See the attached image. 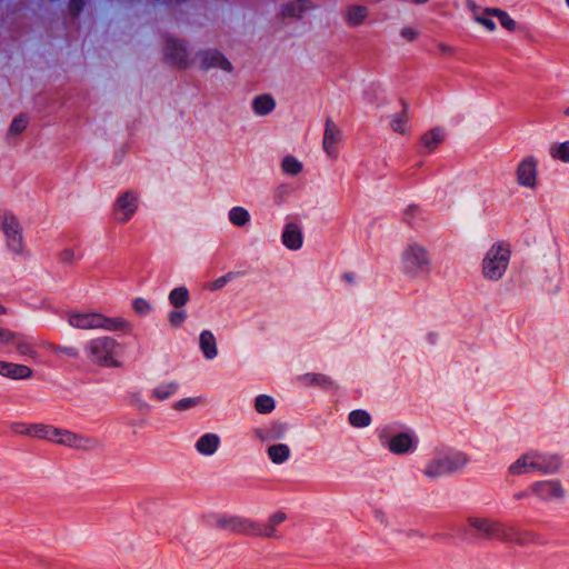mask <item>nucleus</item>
Returning <instances> with one entry per match:
<instances>
[{
  "mask_svg": "<svg viewBox=\"0 0 569 569\" xmlns=\"http://www.w3.org/2000/svg\"><path fill=\"white\" fill-rule=\"evenodd\" d=\"M467 523L479 537L512 543L518 547H545L548 541L540 532L518 527L511 522L500 521L489 517L471 516Z\"/></svg>",
  "mask_w": 569,
  "mask_h": 569,
  "instance_id": "1",
  "label": "nucleus"
},
{
  "mask_svg": "<svg viewBox=\"0 0 569 569\" xmlns=\"http://www.w3.org/2000/svg\"><path fill=\"white\" fill-rule=\"evenodd\" d=\"M68 323L80 330L102 329L106 331L131 332L132 325L122 317L109 318L93 311H72L68 313Z\"/></svg>",
  "mask_w": 569,
  "mask_h": 569,
  "instance_id": "2",
  "label": "nucleus"
},
{
  "mask_svg": "<svg viewBox=\"0 0 569 569\" xmlns=\"http://www.w3.org/2000/svg\"><path fill=\"white\" fill-rule=\"evenodd\" d=\"M431 261L428 248L418 241L408 242L400 254L401 269L407 277L412 279L429 276Z\"/></svg>",
  "mask_w": 569,
  "mask_h": 569,
  "instance_id": "3",
  "label": "nucleus"
},
{
  "mask_svg": "<svg viewBox=\"0 0 569 569\" xmlns=\"http://www.w3.org/2000/svg\"><path fill=\"white\" fill-rule=\"evenodd\" d=\"M88 358L94 365L116 368L120 367L122 346L116 339L102 336L91 339L86 345Z\"/></svg>",
  "mask_w": 569,
  "mask_h": 569,
  "instance_id": "4",
  "label": "nucleus"
},
{
  "mask_svg": "<svg viewBox=\"0 0 569 569\" xmlns=\"http://www.w3.org/2000/svg\"><path fill=\"white\" fill-rule=\"evenodd\" d=\"M511 256L510 244L503 241L492 243L481 262V274L488 281H499L505 276Z\"/></svg>",
  "mask_w": 569,
  "mask_h": 569,
  "instance_id": "5",
  "label": "nucleus"
},
{
  "mask_svg": "<svg viewBox=\"0 0 569 569\" xmlns=\"http://www.w3.org/2000/svg\"><path fill=\"white\" fill-rule=\"evenodd\" d=\"M468 458L460 451L439 452L426 462L422 473L429 479H439L460 471Z\"/></svg>",
  "mask_w": 569,
  "mask_h": 569,
  "instance_id": "6",
  "label": "nucleus"
},
{
  "mask_svg": "<svg viewBox=\"0 0 569 569\" xmlns=\"http://www.w3.org/2000/svg\"><path fill=\"white\" fill-rule=\"evenodd\" d=\"M10 345L14 347L16 352L21 357L32 360H37L39 357L31 337L0 327V347Z\"/></svg>",
  "mask_w": 569,
  "mask_h": 569,
  "instance_id": "7",
  "label": "nucleus"
},
{
  "mask_svg": "<svg viewBox=\"0 0 569 569\" xmlns=\"http://www.w3.org/2000/svg\"><path fill=\"white\" fill-rule=\"evenodd\" d=\"M0 229L3 233L7 248L13 253H21L23 250V234L17 217L8 212L1 214Z\"/></svg>",
  "mask_w": 569,
  "mask_h": 569,
  "instance_id": "8",
  "label": "nucleus"
},
{
  "mask_svg": "<svg viewBox=\"0 0 569 569\" xmlns=\"http://www.w3.org/2000/svg\"><path fill=\"white\" fill-rule=\"evenodd\" d=\"M51 442L80 450H94L100 446L99 440L96 438L78 435L67 429L56 427Z\"/></svg>",
  "mask_w": 569,
  "mask_h": 569,
  "instance_id": "9",
  "label": "nucleus"
},
{
  "mask_svg": "<svg viewBox=\"0 0 569 569\" xmlns=\"http://www.w3.org/2000/svg\"><path fill=\"white\" fill-rule=\"evenodd\" d=\"M538 159L532 156L523 157L516 166V182L522 188L535 190L538 186Z\"/></svg>",
  "mask_w": 569,
  "mask_h": 569,
  "instance_id": "10",
  "label": "nucleus"
},
{
  "mask_svg": "<svg viewBox=\"0 0 569 569\" xmlns=\"http://www.w3.org/2000/svg\"><path fill=\"white\" fill-rule=\"evenodd\" d=\"M343 142V132L332 118L325 120L322 149L330 159H338L339 150Z\"/></svg>",
  "mask_w": 569,
  "mask_h": 569,
  "instance_id": "11",
  "label": "nucleus"
},
{
  "mask_svg": "<svg viewBox=\"0 0 569 569\" xmlns=\"http://www.w3.org/2000/svg\"><path fill=\"white\" fill-rule=\"evenodd\" d=\"M139 207V197L134 191L121 193L113 204V217L119 223H126L136 214Z\"/></svg>",
  "mask_w": 569,
  "mask_h": 569,
  "instance_id": "12",
  "label": "nucleus"
},
{
  "mask_svg": "<svg viewBox=\"0 0 569 569\" xmlns=\"http://www.w3.org/2000/svg\"><path fill=\"white\" fill-rule=\"evenodd\" d=\"M530 493L541 501H558L565 498L566 490L558 480L535 481L529 487Z\"/></svg>",
  "mask_w": 569,
  "mask_h": 569,
  "instance_id": "13",
  "label": "nucleus"
},
{
  "mask_svg": "<svg viewBox=\"0 0 569 569\" xmlns=\"http://www.w3.org/2000/svg\"><path fill=\"white\" fill-rule=\"evenodd\" d=\"M219 525L233 532L243 533L247 536L256 537L257 521L239 517H223L219 520Z\"/></svg>",
  "mask_w": 569,
  "mask_h": 569,
  "instance_id": "14",
  "label": "nucleus"
},
{
  "mask_svg": "<svg viewBox=\"0 0 569 569\" xmlns=\"http://www.w3.org/2000/svg\"><path fill=\"white\" fill-rule=\"evenodd\" d=\"M0 376L11 380H27L33 376V370L22 363L0 360Z\"/></svg>",
  "mask_w": 569,
  "mask_h": 569,
  "instance_id": "15",
  "label": "nucleus"
},
{
  "mask_svg": "<svg viewBox=\"0 0 569 569\" xmlns=\"http://www.w3.org/2000/svg\"><path fill=\"white\" fill-rule=\"evenodd\" d=\"M199 67L202 69L219 68L231 71V63L218 51H202L197 54Z\"/></svg>",
  "mask_w": 569,
  "mask_h": 569,
  "instance_id": "16",
  "label": "nucleus"
},
{
  "mask_svg": "<svg viewBox=\"0 0 569 569\" xmlns=\"http://www.w3.org/2000/svg\"><path fill=\"white\" fill-rule=\"evenodd\" d=\"M530 453L537 472L552 473L560 468L561 460L557 455H547L535 451H530Z\"/></svg>",
  "mask_w": 569,
  "mask_h": 569,
  "instance_id": "17",
  "label": "nucleus"
},
{
  "mask_svg": "<svg viewBox=\"0 0 569 569\" xmlns=\"http://www.w3.org/2000/svg\"><path fill=\"white\" fill-rule=\"evenodd\" d=\"M287 515L282 511L272 513L266 523L257 522L256 537L278 538L277 528L284 522Z\"/></svg>",
  "mask_w": 569,
  "mask_h": 569,
  "instance_id": "18",
  "label": "nucleus"
},
{
  "mask_svg": "<svg viewBox=\"0 0 569 569\" xmlns=\"http://www.w3.org/2000/svg\"><path fill=\"white\" fill-rule=\"evenodd\" d=\"M416 439L411 433L400 432L392 436L386 447L395 455H403L413 449Z\"/></svg>",
  "mask_w": 569,
  "mask_h": 569,
  "instance_id": "19",
  "label": "nucleus"
},
{
  "mask_svg": "<svg viewBox=\"0 0 569 569\" xmlns=\"http://www.w3.org/2000/svg\"><path fill=\"white\" fill-rule=\"evenodd\" d=\"M369 17V8L360 4H349L343 11V19L350 27H358L365 23Z\"/></svg>",
  "mask_w": 569,
  "mask_h": 569,
  "instance_id": "20",
  "label": "nucleus"
},
{
  "mask_svg": "<svg viewBox=\"0 0 569 569\" xmlns=\"http://www.w3.org/2000/svg\"><path fill=\"white\" fill-rule=\"evenodd\" d=\"M221 440L217 433L208 432L202 435L196 442V450L202 456H213L219 447Z\"/></svg>",
  "mask_w": 569,
  "mask_h": 569,
  "instance_id": "21",
  "label": "nucleus"
},
{
  "mask_svg": "<svg viewBox=\"0 0 569 569\" xmlns=\"http://www.w3.org/2000/svg\"><path fill=\"white\" fill-rule=\"evenodd\" d=\"M54 427L48 426V425H30V426H20L19 428H16L14 431L20 435L30 436L38 439H44L48 441H51L52 435H53Z\"/></svg>",
  "mask_w": 569,
  "mask_h": 569,
  "instance_id": "22",
  "label": "nucleus"
},
{
  "mask_svg": "<svg viewBox=\"0 0 569 569\" xmlns=\"http://www.w3.org/2000/svg\"><path fill=\"white\" fill-rule=\"evenodd\" d=\"M282 243L290 250H298L302 246V233L298 224L288 223L282 232Z\"/></svg>",
  "mask_w": 569,
  "mask_h": 569,
  "instance_id": "23",
  "label": "nucleus"
},
{
  "mask_svg": "<svg viewBox=\"0 0 569 569\" xmlns=\"http://www.w3.org/2000/svg\"><path fill=\"white\" fill-rule=\"evenodd\" d=\"M166 52L174 64L183 68L189 64L186 49L182 46V43L178 40H168L166 46Z\"/></svg>",
  "mask_w": 569,
  "mask_h": 569,
  "instance_id": "24",
  "label": "nucleus"
},
{
  "mask_svg": "<svg viewBox=\"0 0 569 569\" xmlns=\"http://www.w3.org/2000/svg\"><path fill=\"white\" fill-rule=\"evenodd\" d=\"M509 472L513 476H520L523 473L537 472L535 462L531 459V453L527 452L520 456L510 467Z\"/></svg>",
  "mask_w": 569,
  "mask_h": 569,
  "instance_id": "25",
  "label": "nucleus"
},
{
  "mask_svg": "<svg viewBox=\"0 0 569 569\" xmlns=\"http://www.w3.org/2000/svg\"><path fill=\"white\" fill-rule=\"evenodd\" d=\"M200 349L204 357L209 360L218 355L217 342L213 333L209 330H203L199 337Z\"/></svg>",
  "mask_w": 569,
  "mask_h": 569,
  "instance_id": "26",
  "label": "nucleus"
},
{
  "mask_svg": "<svg viewBox=\"0 0 569 569\" xmlns=\"http://www.w3.org/2000/svg\"><path fill=\"white\" fill-rule=\"evenodd\" d=\"M445 139V132L440 128H433L421 137V143L427 151H433Z\"/></svg>",
  "mask_w": 569,
  "mask_h": 569,
  "instance_id": "27",
  "label": "nucleus"
},
{
  "mask_svg": "<svg viewBox=\"0 0 569 569\" xmlns=\"http://www.w3.org/2000/svg\"><path fill=\"white\" fill-rule=\"evenodd\" d=\"M276 107V101L269 94L257 97L252 102L254 113L258 116L269 114Z\"/></svg>",
  "mask_w": 569,
  "mask_h": 569,
  "instance_id": "28",
  "label": "nucleus"
},
{
  "mask_svg": "<svg viewBox=\"0 0 569 569\" xmlns=\"http://www.w3.org/2000/svg\"><path fill=\"white\" fill-rule=\"evenodd\" d=\"M268 457L276 465H281L290 458V448L284 443L272 445L268 448Z\"/></svg>",
  "mask_w": 569,
  "mask_h": 569,
  "instance_id": "29",
  "label": "nucleus"
},
{
  "mask_svg": "<svg viewBox=\"0 0 569 569\" xmlns=\"http://www.w3.org/2000/svg\"><path fill=\"white\" fill-rule=\"evenodd\" d=\"M486 13L488 16H495L502 28H505L508 31H515L517 28L516 21L503 10L497 9V8H487Z\"/></svg>",
  "mask_w": 569,
  "mask_h": 569,
  "instance_id": "30",
  "label": "nucleus"
},
{
  "mask_svg": "<svg viewBox=\"0 0 569 569\" xmlns=\"http://www.w3.org/2000/svg\"><path fill=\"white\" fill-rule=\"evenodd\" d=\"M408 122H409V116H408L406 106L403 104V110L401 111V113L392 117V119L390 121V126L395 132L400 133V134H406L409 131Z\"/></svg>",
  "mask_w": 569,
  "mask_h": 569,
  "instance_id": "31",
  "label": "nucleus"
},
{
  "mask_svg": "<svg viewBox=\"0 0 569 569\" xmlns=\"http://www.w3.org/2000/svg\"><path fill=\"white\" fill-rule=\"evenodd\" d=\"M169 301L176 308H181L189 301V291L186 287H178L169 293Z\"/></svg>",
  "mask_w": 569,
  "mask_h": 569,
  "instance_id": "32",
  "label": "nucleus"
},
{
  "mask_svg": "<svg viewBox=\"0 0 569 569\" xmlns=\"http://www.w3.org/2000/svg\"><path fill=\"white\" fill-rule=\"evenodd\" d=\"M178 387V383L173 381L163 382L156 387L152 393L153 397L157 398L158 400H166L177 392Z\"/></svg>",
  "mask_w": 569,
  "mask_h": 569,
  "instance_id": "33",
  "label": "nucleus"
},
{
  "mask_svg": "<svg viewBox=\"0 0 569 569\" xmlns=\"http://www.w3.org/2000/svg\"><path fill=\"white\" fill-rule=\"evenodd\" d=\"M349 422L356 428H365L371 423V417L365 410H353L349 413Z\"/></svg>",
  "mask_w": 569,
  "mask_h": 569,
  "instance_id": "34",
  "label": "nucleus"
},
{
  "mask_svg": "<svg viewBox=\"0 0 569 569\" xmlns=\"http://www.w3.org/2000/svg\"><path fill=\"white\" fill-rule=\"evenodd\" d=\"M229 220L232 224L242 227L250 220V214L248 210L242 207H233L229 211Z\"/></svg>",
  "mask_w": 569,
  "mask_h": 569,
  "instance_id": "35",
  "label": "nucleus"
},
{
  "mask_svg": "<svg viewBox=\"0 0 569 569\" xmlns=\"http://www.w3.org/2000/svg\"><path fill=\"white\" fill-rule=\"evenodd\" d=\"M549 153L556 160L569 162V141L550 146Z\"/></svg>",
  "mask_w": 569,
  "mask_h": 569,
  "instance_id": "36",
  "label": "nucleus"
},
{
  "mask_svg": "<svg viewBox=\"0 0 569 569\" xmlns=\"http://www.w3.org/2000/svg\"><path fill=\"white\" fill-rule=\"evenodd\" d=\"M281 168L284 173L297 176L302 171V163L292 156H287L282 159Z\"/></svg>",
  "mask_w": 569,
  "mask_h": 569,
  "instance_id": "37",
  "label": "nucleus"
},
{
  "mask_svg": "<svg viewBox=\"0 0 569 569\" xmlns=\"http://www.w3.org/2000/svg\"><path fill=\"white\" fill-rule=\"evenodd\" d=\"M254 408L259 413H270L274 409V400L267 395H260L256 398Z\"/></svg>",
  "mask_w": 569,
  "mask_h": 569,
  "instance_id": "38",
  "label": "nucleus"
},
{
  "mask_svg": "<svg viewBox=\"0 0 569 569\" xmlns=\"http://www.w3.org/2000/svg\"><path fill=\"white\" fill-rule=\"evenodd\" d=\"M306 9L307 2L305 0H297L296 2L287 4L282 13L287 17H300Z\"/></svg>",
  "mask_w": 569,
  "mask_h": 569,
  "instance_id": "39",
  "label": "nucleus"
},
{
  "mask_svg": "<svg viewBox=\"0 0 569 569\" xmlns=\"http://www.w3.org/2000/svg\"><path fill=\"white\" fill-rule=\"evenodd\" d=\"M132 309L139 316H147L152 310V306L144 298H136L132 301Z\"/></svg>",
  "mask_w": 569,
  "mask_h": 569,
  "instance_id": "40",
  "label": "nucleus"
},
{
  "mask_svg": "<svg viewBox=\"0 0 569 569\" xmlns=\"http://www.w3.org/2000/svg\"><path fill=\"white\" fill-rule=\"evenodd\" d=\"M28 120L23 116L16 117L9 128L10 134L17 136L23 132L27 128Z\"/></svg>",
  "mask_w": 569,
  "mask_h": 569,
  "instance_id": "41",
  "label": "nucleus"
},
{
  "mask_svg": "<svg viewBox=\"0 0 569 569\" xmlns=\"http://www.w3.org/2000/svg\"><path fill=\"white\" fill-rule=\"evenodd\" d=\"M493 16H488L486 13V9L482 11V13H476L475 14V20L483 26L487 30L489 31H495L496 30V23L495 21L491 19Z\"/></svg>",
  "mask_w": 569,
  "mask_h": 569,
  "instance_id": "42",
  "label": "nucleus"
},
{
  "mask_svg": "<svg viewBox=\"0 0 569 569\" xmlns=\"http://www.w3.org/2000/svg\"><path fill=\"white\" fill-rule=\"evenodd\" d=\"M234 278V273L233 272H228L226 273L224 276H221L219 277L218 279H216L214 281H212L210 284H209V289L210 290H220L222 289L228 282H230L232 279Z\"/></svg>",
  "mask_w": 569,
  "mask_h": 569,
  "instance_id": "43",
  "label": "nucleus"
},
{
  "mask_svg": "<svg viewBox=\"0 0 569 569\" xmlns=\"http://www.w3.org/2000/svg\"><path fill=\"white\" fill-rule=\"evenodd\" d=\"M80 258L81 254L71 248L63 249L60 253V259L64 263H72L79 260Z\"/></svg>",
  "mask_w": 569,
  "mask_h": 569,
  "instance_id": "44",
  "label": "nucleus"
},
{
  "mask_svg": "<svg viewBox=\"0 0 569 569\" xmlns=\"http://www.w3.org/2000/svg\"><path fill=\"white\" fill-rule=\"evenodd\" d=\"M186 319V312L180 310L171 311L169 315V322L171 326L178 328L180 327Z\"/></svg>",
  "mask_w": 569,
  "mask_h": 569,
  "instance_id": "45",
  "label": "nucleus"
},
{
  "mask_svg": "<svg viewBox=\"0 0 569 569\" xmlns=\"http://www.w3.org/2000/svg\"><path fill=\"white\" fill-rule=\"evenodd\" d=\"M306 378L309 379L311 383H317V385L330 383L329 378L326 376H322V375H308V376H306Z\"/></svg>",
  "mask_w": 569,
  "mask_h": 569,
  "instance_id": "46",
  "label": "nucleus"
},
{
  "mask_svg": "<svg viewBox=\"0 0 569 569\" xmlns=\"http://www.w3.org/2000/svg\"><path fill=\"white\" fill-rule=\"evenodd\" d=\"M401 36L408 41H413L418 37V31L411 27H405L401 30Z\"/></svg>",
  "mask_w": 569,
  "mask_h": 569,
  "instance_id": "47",
  "label": "nucleus"
},
{
  "mask_svg": "<svg viewBox=\"0 0 569 569\" xmlns=\"http://www.w3.org/2000/svg\"><path fill=\"white\" fill-rule=\"evenodd\" d=\"M83 7V0H71L69 3V9L72 14H78Z\"/></svg>",
  "mask_w": 569,
  "mask_h": 569,
  "instance_id": "48",
  "label": "nucleus"
},
{
  "mask_svg": "<svg viewBox=\"0 0 569 569\" xmlns=\"http://www.w3.org/2000/svg\"><path fill=\"white\" fill-rule=\"evenodd\" d=\"M420 212L419 207L417 206H410L406 210V218L408 222H411V218Z\"/></svg>",
  "mask_w": 569,
  "mask_h": 569,
  "instance_id": "49",
  "label": "nucleus"
},
{
  "mask_svg": "<svg viewBox=\"0 0 569 569\" xmlns=\"http://www.w3.org/2000/svg\"><path fill=\"white\" fill-rule=\"evenodd\" d=\"M193 403H194V401L192 399H184V400L179 401L176 405V408L177 409H184V408H188L189 406H192Z\"/></svg>",
  "mask_w": 569,
  "mask_h": 569,
  "instance_id": "50",
  "label": "nucleus"
},
{
  "mask_svg": "<svg viewBox=\"0 0 569 569\" xmlns=\"http://www.w3.org/2000/svg\"><path fill=\"white\" fill-rule=\"evenodd\" d=\"M529 495H531L529 489L528 490H522V491L516 492L513 495V499L515 500H521V499L527 498Z\"/></svg>",
  "mask_w": 569,
  "mask_h": 569,
  "instance_id": "51",
  "label": "nucleus"
},
{
  "mask_svg": "<svg viewBox=\"0 0 569 569\" xmlns=\"http://www.w3.org/2000/svg\"><path fill=\"white\" fill-rule=\"evenodd\" d=\"M58 352H66L71 357H77L78 352L73 348H59Z\"/></svg>",
  "mask_w": 569,
  "mask_h": 569,
  "instance_id": "52",
  "label": "nucleus"
},
{
  "mask_svg": "<svg viewBox=\"0 0 569 569\" xmlns=\"http://www.w3.org/2000/svg\"><path fill=\"white\" fill-rule=\"evenodd\" d=\"M41 346L47 348V349H49V350H52L54 352L59 351V347H56L54 345L49 343V342H43Z\"/></svg>",
  "mask_w": 569,
  "mask_h": 569,
  "instance_id": "53",
  "label": "nucleus"
},
{
  "mask_svg": "<svg viewBox=\"0 0 569 569\" xmlns=\"http://www.w3.org/2000/svg\"><path fill=\"white\" fill-rule=\"evenodd\" d=\"M283 432H284V429L282 428V426H278V431H277L276 437H278V438L281 437L283 435Z\"/></svg>",
  "mask_w": 569,
  "mask_h": 569,
  "instance_id": "54",
  "label": "nucleus"
},
{
  "mask_svg": "<svg viewBox=\"0 0 569 569\" xmlns=\"http://www.w3.org/2000/svg\"><path fill=\"white\" fill-rule=\"evenodd\" d=\"M411 1L417 4H423V3L428 2V0H411Z\"/></svg>",
  "mask_w": 569,
  "mask_h": 569,
  "instance_id": "55",
  "label": "nucleus"
},
{
  "mask_svg": "<svg viewBox=\"0 0 569 569\" xmlns=\"http://www.w3.org/2000/svg\"><path fill=\"white\" fill-rule=\"evenodd\" d=\"M7 312V309L0 305V315H4Z\"/></svg>",
  "mask_w": 569,
  "mask_h": 569,
  "instance_id": "56",
  "label": "nucleus"
},
{
  "mask_svg": "<svg viewBox=\"0 0 569 569\" xmlns=\"http://www.w3.org/2000/svg\"><path fill=\"white\" fill-rule=\"evenodd\" d=\"M567 6L569 7V0H566Z\"/></svg>",
  "mask_w": 569,
  "mask_h": 569,
  "instance_id": "57",
  "label": "nucleus"
}]
</instances>
